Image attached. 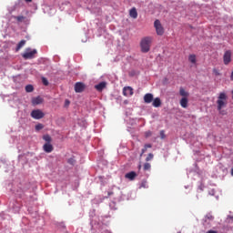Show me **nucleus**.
<instances>
[{"label":"nucleus","mask_w":233,"mask_h":233,"mask_svg":"<svg viewBox=\"0 0 233 233\" xmlns=\"http://www.w3.org/2000/svg\"><path fill=\"white\" fill-rule=\"evenodd\" d=\"M223 61L224 65H228L232 61V52L230 50L224 53Z\"/></svg>","instance_id":"nucleus-6"},{"label":"nucleus","mask_w":233,"mask_h":233,"mask_svg":"<svg viewBox=\"0 0 233 233\" xmlns=\"http://www.w3.org/2000/svg\"><path fill=\"white\" fill-rule=\"evenodd\" d=\"M180 106L187 108L188 106V97H182L180 99Z\"/></svg>","instance_id":"nucleus-14"},{"label":"nucleus","mask_w":233,"mask_h":233,"mask_svg":"<svg viewBox=\"0 0 233 233\" xmlns=\"http://www.w3.org/2000/svg\"><path fill=\"white\" fill-rule=\"evenodd\" d=\"M160 137H161V139H165L167 137V136L165 135V131L164 130L160 131Z\"/></svg>","instance_id":"nucleus-29"},{"label":"nucleus","mask_w":233,"mask_h":233,"mask_svg":"<svg viewBox=\"0 0 233 233\" xmlns=\"http://www.w3.org/2000/svg\"><path fill=\"white\" fill-rule=\"evenodd\" d=\"M146 137H150L152 136V131H147L145 133Z\"/></svg>","instance_id":"nucleus-31"},{"label":"nucleus","mask_w":233,"mask_h":233,"mask_svg":"<svg viewBox=\"0 0 233 233\" xmlns=\"http://www.w3.org/2000/svg\"><path fill=\"white\" fill-rule=\"evenodd\" d=\"M15 19H16V21L18 23H23V21H25V19H26V17L23 16V15H19V16H14Z\"/></svg>","instance_id":"nucleus-22"},{"label":"nucleus","mask_w":233,"mask_h":233,"mask_svg":"<svg viewBox=\"0 0 233 233\" xmlns=\"http://www.w3.org/2000/svg\"><path fill=\"white\" fill-rule=\"evenodd\" d=\"M207 233H218V231L208 230Z\"/></svg>","instance_id":"nucleus-34"},{"label":"nucleus","mask_w":233,"mask_h":233,"mask_svg":"<svg viewBox=\"0 0 233 233\" xmlns=\"http://www.w3.org/2000/svg\"><path fill=\"white\" fill-rule=\"evenodd\" d=\"M129 15L133 19H137V9H136V7L131 8L129 11Z\"/></svg>","instance_id":"nucleus-15"},{"label":"nucleus","mask_w":233,"mask_h":233,"mask_svg":"<svg viewBox=\"0 0 233 233\" xmlns=\"http://www.w3.org/2000/svg\"><path fill=\"white\" fill-rule=\"evenodd\" d=\"M31 117H33V119H43L45 113L41 111V109H35L31 112Z\"/></svg>","instance_id":"nucleus-5"},{"label":"nucleus","mask_w":233,"mask_h":233,"mask_svg":"<svg viewBox=\"0 0 233 233\" xmlns=\"http://www.w3.org/2000/svg\"><path fill=\"white\" fill-rule=\"evenodd\" d=\"M154 27L157 35H163V34H165V27H163V25H161V21H159V19L155 20Z\"/></svg>","instance_id":"nucleus-3"},{"label":"nucleus","mask_w":233,"mask_h":233,"mask_svg":"<svg viewBox=\"0 0 233 233\" xmlns=\"http://www.w3.org/2000/svg\"><path fill=\"white\" fill-rule=\"evenodd\" d=\"M43 103V97L41 96H36L32 98V105H41Z\"/></svg>","instance_id":"nucleus-13"},{"label":"nucleus","mask_w":233,"mask_h":233,"mask_svg":"<svg viewBox=\"0 0 233 233\" xmlns=\"http://www.w3.org/2000/svg\"><path fill=\"white\" fill-rule=\"evenodd\" d=\"M213 73L215 74V76H219V71H218V69H213Z\"/></svg>","instance_id":"nucleus-33"},{"label":"nucleus","mask_w":233,"mask_h":233,"mask_svg":"<svg viewBox=\"0 0 233 233\" xmlns=\"http://www.w3.org/2000/svg\"><path fill=\"white\" fill-rule=\"evenodd\" d=\"M35 128L39 132V130H43V128H45V126L43 124H37Z\"/></svg>","instance_id":"nucleus-25"},{"label":"nucleus","mask_w":233,"mask_h":233,"mask_svg":"<svg viewBox=\"0 0 233 233\" xmlns=\"http://www.w3.org/2000/svg\"><path fill=\"white\" fill-rule=\"evenodd\" d=\"M137 177V174H136V172H134V171H131V172L127 173V174L125 175V177H126L127 179H130V181H134Z\"/></svg>","instance_id":"nucleus-11"},{"label":"nucleus","mask_w":233,"mask_h":233,"mask_svg":"<svg viewBox=\"0 0 233 233\" xmlns=\"http://www.w3.org/2000/svg\"><path fill=\"white\" fill-rule=\"evenodd\" d=\"M25 45H26V40H21L18 44L17 46L15 48L16 52H19L20 48H23V46H25Z\"/></svg>","instance_id":"nucleus-18"},{"label":"nucleus","mask_w":233,"mask_h":233,"mask_svg":"<svg viewBox=\"0 0 233 233\" xmlns=\"http://www.w3.org/2000/svg\"><path fill=\"white\" fill-rule=\"evenodd\" d=\"M25 92H27V93L34 92V86H32V85H27V86H25Z\"/></svg>","instance_id":"nucleus-23"},{"label":"nucleus","mask_w":233,"mask_h":233,"mask_svg":"<svg viewBox=\"0 0 233 233\" xmlns=\"http://www.w3.org/2000/svg\"><path fill=\"white\" fill-rule=\"evenodd\" d=\"M154 159V154L149 153L146 158V161H152Z\"/></svg>","instance_id":"nucleus-26"},{"label":"nucleus","mask_w":233,"mask_h":233,"mask_svg":"<svg viewBox=\"0 0 233 233\" xmlns=\"http://www.w3.org/2000/svg\"><path fill=\"white\" fill-rule=\"evenodd\" d=\"M42 83L45 85V86H48V80L45 77L42 78Z\"/></svg>","instance_id":"nucleus-28"},{"label":"nucleus","mask_w":233,"mask_h":233,"mask_svg":"<svg viewBox=\"0 0 233 233\" xmlns=\"http://www.w3.org/2000/svg\"><path fill=\"white\" fill-rule=\"evenodd\" d=\"M95 88L98 92L103 91V89L106 88V82H100L99 84L95 86Z\"/></svg>","instance_id":"nucleus-12"},{"label":"nucleus","mask_w":233,"mask_h":233,"mask_svg":"<svg viewBox=\"0 0 233 233\" xmlns=\"http://www.w3.org/2000/svg\"><path fill=\"white\" fill-rule=\"evenodd\" d=\"M138 168H139V169L141 168V165L138 166Z\"/></svg>","instance_id":"nucleus-36"},{"label":"nucleus","mask_w":233,"mask_h":233,"mask_svg":"<svg viewBox=\"0 0 233 233\" xmlns=\"http://www.w3.org/2000/svg\"><path fill=\"white\" fill-rule=\"evenodd\" d=\"M123 95L126 96V97H128V96H134V89L130 86H126L123 88Z\"/></svg>","instance_id":"nucleus-8"},{"label":"nucleus","mask_w":233,"mask_h":233,"mask_svg":"<svg viewBox=\"0 0 233 233\" xmlns=\"http://www.w3.org/2000/svg\"><path fill=\"white\" fill-rule=\"evenodd\" d=\"M85 88H86V86L81 82H77L75 85V92H76V94H81V92L85 91Z\"/></svg>","instance_id":"nucleus-7"},{"label":"nucleus","mask_w":233,"mask_h":233,"mask_svg":"<svg viewBox=\"0 0 233 233\" xmlns=\"http://www.w3.org/2000/svg\"><path fill=\"white\" fill-rule=\"evenodd\" d=\"M144 101L147 104H150L152 103V101H154V95L147 93L144 96Z\"/></svg>","instance_id":"nucleus-10"},{"label":"nucleus","mask_w":233,"mask_h":233,"mask_svg":"<svg viewBox=\"0 0 233 233\" xmlns=\"http://www.w3.org/2000/svg\"><path fill=\"white\" fill-rule=\"evenodd\" d=\"M43 150L46 152V154H50V152L54 151V146H52V144L50 143H46L43 146Z\"/></svg>","instance_id":"nucleus-9"},{"label":"nucleus","mask_w":233,"mask_h":233,"mask_svg":"<svg viewBox=\"0 0 233 233\" xmlns=\"http://www.w3.org/2000/svg\"><path fill=\"white\" fill-rule=\"evenodd\" d=\"M179 95H180L182 97H188V96H190V94L188 93V91L185 90V88H183V87H180V89H179Z\"/></svg>","instance_id":"nucleus-17"},{"label":"nucleus","mask_w":233,"mask_h":233,"mask_svg":"<svg viewBox=\"0 0 233 233\" xmlns=\"http://www.w3.org/2000/svg\"><path fill=\"white\" fill-rule=\"evenodd\" d=\"M141 187H142V188H148V185L147 184V181H143L141 183Z\"/></svg>","instance_id":"nucleus-30"},{"label":"nucleus","mask_w":233,"mask_h":233,"mask_svg":"<svg viewBox=\"0 0 233 233\" xmlns=\"http://www.w3.org/2000/svg\"><path fill=\"white\" fill-rule=\"evenodd\" d=\"M152 106H155V108H159V106H161V98L156 97V98L153 100Z\"/></svg>","instance_id":"nucleus-16"},{"label":"nucleus","mask_w":233,"mask_h":233,"mask_svg":"<svg viewBox=\"0 0 233 233\" xmlns=\"http://www.w3.org/2000/svg\"><path fill=\"white\" fill-rule=\"evenodd\" d=\"M150 45H152V37L146 36L142 38L140 42L141 52H143L144 54L150 52Z\"/></svg>","instance_id":"nucleus-2"},{"label":"nucleus","mask_w":233,"mask_h":233,"mask_svg":"<svg viewBox=\"0 0 233 233\" xmlns=\"http://www.w3.org/2000/svg\"><path fill=\"white\" fill-rule=\"evenodd\" d=\"M148 148H152V144H146L144 146V148H142V151L140 154V157H143V154H145V152H147V150H148Z\"/></svg>","instance_id":"nucleus-19"},{"label":"nucleus","mask_w":233,"mask_h":233,"mask_svg":"<svg viewBox=\"0 0 233 233\" xmlns=\"http://www.w3.org/2000/svg\"><path fill=\"white\" fill-rule=\"evenodd\" d=\"M217 108L219 112V114H221V116H225V111H223L222 109L225 108V106H227V94L225 93H220L218 97V100H217Z\"/></svg>","instance_id":"nucleus-1"},{"label":"nucleus","mask_w":233,"mask_h":233,"mask_svg":"<svg viewBox=\"0 0 233 233\" xmlns=\"http://www.w3.org/2000/svg\"><path fill=\"white\" fill-rule=\"evenodd\" d=\"M70 106V100L66 99L65 101V106Z\"/></svg>","instance_id":"nucleus-32"},{"label":"nucleus","mask_w":233,"mask_h":233,"mask_svg":"<svg viewBox=\"0 0 233 233\" xmlns=\"http://www.w3.org/2000/svg\"><path fill=\"white\" fill-rule=\"evenodd\" d=\"M43 139L46 143H52V137H50V135H44L43 136Z\"/></svg>","instance_id":"nucleus-20"},{"label":"nucleus","mask_w":233,"mask_h":233,"mask_svg":"<svg viewBox=\"0 0 233 233\" xmlns=\"http://www.w3.org/2000/svg\"><path fill=\"white\" fill-rule=\"evenodd\" d=\"M150 168H152V166L150 165V163L144 164V170H150Z\"/></svg>","instance_id":"nucleus-27"},{"label":"nucleus","mask_w":233,"mask_h":233,"mask_svg":"<svg viewBox=\"0 0 233 233\" xmlns=\"http://www.w3.org/2000/svg\"><path fill=\"white\" fill-rule=\"evenodd\" d=\"M25 3H32V0H25Z\"/></svg>","instance_id":"nucleus-35"},{"label":"nucleus","mask_w":233,"mask_h":233,"mask_svg":"<svg viewBox=\"0 0 233 233\" xmlns=\"http://www.w3.org/2000/svg\"><path fill=\"white\" fill-rule=\"evenodd\" d=\"M207 221H214V216H212L211 214L206 215L205 222L207 223Z\"/></svg>","instance_id":"nucleus-21"},{"label":"nucleus","mask_w":233,"mask_h":233,"mask_svg":"<svg viewBox=\"0 0 233 233\" xmlns=\"http://www.w3.org/2000/svg\"><path fill=\"white\" fill-rule=\"evenodd\" d=\"M35 54H37V50L30 48L25 49V52L22 54V57L25 59H34L35 57Z\"/></svg>","instance_id":"nucleus-4"},{"label":"nucleus","mask_w":233,"mask_h":233,"mask_svg":"<svg viewBox=\"0 0 233 233\" xmlns=\"http://www.w3.org/2000/svg\"><path fill=\"white\" fill-rule=\"evenodd\" d=\"M188 61H189L190 63L196 64V55H190V56H188Z\"/></svg>","instance_id":"nucleus-24"}]
</instances>
